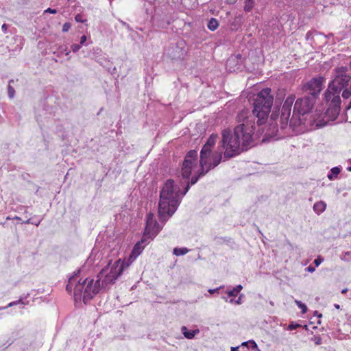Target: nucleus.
<instances>
[{
	"mask_svg": "<svg viewBox=\"0 0 351 351\" xmlns=\"http://www.w3.org/2000/svg\"><path fill=\"white\" fill-rule=\"evenodd\" d=\"M183 188L180 186L177 190L175 182L168 179L160 191L158 203V218L165 224L176 211L181 202Z\"/></svg>",
	"mask_w": 351,
	"mask_h": 351,
	"instance_id": "39448f33",
	"label": "nucleus"
},
{
	"mask_svg": "<svg viewBox=\"0 0 351 351\" xmlns=\"http://www.w3.org/2000/svg\"><path fill=\"white\" fill-rule=\"evenodd\" d=\"M221 298L224 300L226 302H228V298L226 296H221Z\"/></svg>",
	"mask_w": 351,
	"mask_h": 351,
	"instance_id": "13d9d810",
	"label": "nucleus"
},
{
	"mask_svg": "<svg viewBox=\"0 0 351 351\" xmlns=\"http://www.w3.org/2000/svg\"><path fill=\"white\" fill-rule=\"evenodd\" d=\"M306 270L308 272L313 273V271H315V268L312 265H309L306 268Z\"/></svg>",
	"mask_w": 351,
	"mask_h": 351,
	"instance_id": "49530a36",
	"label": "nucleus"
},
{
	"mask_svg": "<svg viewBox=\"0 0 351 351\" xmlns=\"http://www.w3.org/2000/svg\"><path fill=\"white\" fill-rule=\"evenodd\" d=\"M81 271L78 269L73 273V275L69 279L68 283L66 286V290L69 293H71L72 291H74V287L77 282V278L80 275Z\"/></svg>",
	"mask_w": 351,
	"mask_h": 351,
	"instance_id": "4468645a",
	"label": "nucleus"
},
{
	"mask_svg": "<svg viewBox=\"0 0 351 351\" xmlns=\"http://www.w3.org/2000/svg\"><path fill=\"white\" fill-rule=\"evenodd\" d=\"M244 297L243 294H240L239 298L235 300V304L240 305L243 303V298Z\"/></svg>",
	"mask_w": 351,
	"mask_h": 351,
	"instance_id": "a19ab883",
	"label": "nucleus"
},
{
	"mask_svg": "<svg viewBox=\"0 0 351 351\" xmlns=\"http://www.w3.org/2000/svg\"><path fill=\"white\" fill-rule=\"evenodd\" d=\"M217 137V134H212L204 145L212 149V147L215 145Z\"/></svg>",
	"mask_w": 351,
	"mask_h": 351,
	"instance_id": "5701e85b",
	"label": "nucleus"
},
{
	"mask_svg": "<svg viewBox=\"0 0 351 351\" xmlns=\"http://www.w3.org/2000/svg\"><path fill=\"white\" fill-rule=\"evenodd\" d=\"M64 51H65L64 53L66 56H68L70 53V51L68 50L66 48L64 49Z\"/></svg>",
	"mask_w": 351,
	"mask_h": 351,
	"instance_id": "5fc2aeb1",
	"label": "nucleus"
},
{
	"mask_svg": "<svg viewBox=\"0 0 351 351\" xmlns=\"http://www.w3.org/2000/svg\"><path fill=\"white\" fill-rule=\"evenodd\" d=\"M12 219L16 220L19 222H23L21 218L18 216H15Z\"/></svg>",
	"mask_w": 351,
	"mask_h": 351,
	"instance_id": "8fccbe9b",
	"label": "nucleus"
},
{
	"mask_svg": "<svg viewBox=\"0 0 351 351\" xmlns=\"http://www.w3.org/2000/svg\"><path fill=\"white\" fill-rule=\"evenodd\" d=\"M348 70H349V69H350V70H351V60L350 61V62H349V64H348Z\"/></svg>",
	"mask_w": 351,
	"mask_h": 351,
	"instance_id": "bf43d9fd",
	"label": "nucleus"
},
{
	"mask_svg": "<svg viewBox=\"0 0 351 351\" xmlns=\"http://www.w3.org/2000/svg\"><path fill=\"white\" fill-rule=\"evenodd\" d=\"M13 82H14V80H10V81H9V83H8V97H9L10 99L14 98V95H15V90H14V88L11 86V83H13Z\"/></svg>",
	"mask_w": 351,
	"mask_h": 351,
	"instance_id": "c756f323",
	"label": "nucleus"
},
{
	"mask_svg": "<svg viewBox=\"0 0 351 351\" xmlns=\"http://www.w3.org/2000/svg\"><path fill=\"white\" fill-rule=\"evenodd\" d=\"M165 54L172 60H183L186 54L184 41L181 40L171 44L165 49Z\"/></svg>",
	"mask_w": 351,
	"mask_h": 351,
	"instance_id": "1a4fd4ad",
	"label": "nucleus"
},
{
	"mask_svg": "<svg viewBox=\"0 0 351 351\" xmlns=\"http://www.w3.org/2000/svg\"><path fill=\"white\" fill-rule=\"evenodd\" d=\"M222 155L221 154L215 155L213 156V161L210 163H208L209 166L211 169L216 167L221 161Z\"/></svg>",
	"mask_w": 351,
	"mask_h": 351,
	"instance_id": "b1692460",
	"label": "nucleus"
},
{
	"mask_svg": "<svg viewBox=\"0 0 351 351\" xmlns=\"http://www.w3.org/2000/svg\"><path fill=\"white\" fill-rule=\"evenodd\" d=\"M239 346L231 347V351H239Z\"/></svg>",
	"mask_w": 351,
	"mask_h": 351,
	"instance_id": "3c124183",
	"label": "nucleus"
},
{
	"mask_svg": "<svg viewBox=\"0 0 351 351\" xmlns=\"http://www.w3.org/2000/svg\"><path fill=\"white\" fill-rule=\"evenodd\" d=\"M86 36L85 35H83L81 36L80 38V45L82 46L83 45H84L86 42Z\"/></svg>",
	"mask_w": 351,
	"mask_h": 351,
	"instance_id": "c03bdc74",
	"label": "nucleus"
},
{
	"mask_svg": "<svg viewBox=\"0 0 351 351\" xmlns=\"http://www.w3.org/2000/svg\"><path fill=\"white\" fill-rule=\"evenodd\" d=\"M341 171V167L340 166L334 167L328 171L327 178L331 181L335 180L338 177Z\"/></svg>",
	"mask_w": 351,
	"mask_h": 351,
	"instance_id": "aec40b11",
	"label": "nucleus"
},
{
	"mask_svg": "<svg viewBox=\"0 0 351 351\" xmlns=\"http://www.w3.org/2000/svg\"><path fill=\"white\" fill-rule=\"evenodd\" d=\"M313 38V32L311 31L307 32L306 34V39L309 40Z\"/></svg>",
	"mask_w": 351,
	"mask_h": 351,
	"instance_id": "a18cd8bd",
	"label": "nucleus"
},
{
	"mask_svg": "<svg viewBox=\"0 0 351 351\" xmlns=\"http://www.w3.org/2000/svg\"><path fill=\"white\" fill-rule=\"evenodd\" d=\"M241 346L250 348L253 351H261L254 340H248L241 343Z\"/></svg>",
	"mask_w": 351,
	"mask_h": 351,
	"instance_id": "412c9836",
	"label": "nucleus"
},
{
	"mask_svg": "<svg viewBox=\"0 0 351 351\" xmlns=\"http://www.w3.org/2000/svg\"><path fill=\"white\" fill-rule=\"evenodd\" d=\"M40 221H41L40 220H39L38 221H35L32 220V219H28L25 221L21 222V223H25V224L31 223V224H34V225H35L36 226H38L40 223Z\"/></svg>",
	"mask_w": 351,
	"mask_h": 351,
	"instance_id": "72a5a7b5",
	"label": "nucleus"
},
{
	"mask_svg": "<svg viewBox=\"0 0 351 351\" xmlns=\"http://www.w3.org/2000/svg\"><path fill=\"white\" fill-rule=\"evenodd\" d=\"M197 160V152L195 149H191L187 152L182 162L180 174L179 178V185L182 187L190 178L192 171L196 165Z\"/></svg>",
	"mask_w": 351,
	"mask_h": 351,
	"instance_id": "423d86ee",
	"label": "nucleus"
},
{
	"mask_svg": "<svg viewBox=\"0 0 351 351\" xmlns=\"http://www.w3.org/2000/svg\"><path fill=\"white\" fill-rule=\"evenodd\" d=\"M219 21L216 19L211 18L208 21L207 27L210 31H215L217 29V27H219Z\"/></svg>",
	"mask_w": 351,
	"mask_h": 351,
	"instance_id": "4be33fe9",
	"label": "nucleus"
},
{
	"mask_svg": "<svg viewBox=\"0 0 351 351\" xmlns=\"http://www.w3.org/2000/svg\"><path fill=\"white\" fill-rule=\"evenodd\" d=\"M243 289L241 285H237L234 287L228 288L226 291L228 297H236Z\"/></svg>",
	"mask_w": 351,
	"mask_h": 351,
	"instance_id": "a211bd4d",
	"label": "nucleus"
},
{
	"mask_svg": "<svg viewBox=\"0 0 351 351\" xmlns=\"http://www.w3.org/2000/svg\"><path fill=\"white\" fill-rule=\"evenodd\" d=\"M189 251V250L186 247H176L173 248V255H176L177 256H183V255H185L186 253H188Z\"/></svg>",
	"mask_w": 351,
	"mask_h": 351,
	"instance_id": "393cba45",
	"label": "nucleus"
},
{
	"mask_svg": "<svg viewBox=\"0 0 351 351\" xmlns=\"http://www.w3.org/2000/svg\"><path fill=\"white\" fill-rule=\"evenodd\" d=\"M223 286H220L219 287H217L216 289H208V292L210 293V294H214L215 293H219V291L221 289H223Z\"/></svg>",
	"mask_w": 351,
	"mask_h": 351,
	"instance_id": "ea45409f",
	"label": "nucleus"
},
{
	"mask_svg": "<svg viewBox=\"0 0 351 351\" xmlns=\"http://www.w3.org/2000/svg\"><path fill=\"white\" fill-rule=\"evenodd\" d=\"M181 331L184 337L188 339H193L199 332L198 329L189 330L186 326H182Z\"/></svg>",
	"mask_w": 351,
	"mask_h": 351,
	"instance_id": "2eb2a0df",
	"label": "nucleus"
},
{
	"mask_svg": "<svg viewBox=\"0 0 351 351\" xmlns=\"http://www.w3.org/2000/svg\"><path fill=\"white\" fill-rule=\"evenodd\" d=\"M334 307L336 308V309H339L340 308V305L338 304H334Z\"/></svg>",
	"mask_w": 351,
	"mask_h": 351,
	"instance_id": "4d7b16f0",
	"label": "nucleus"
},
{
	"mask_svg": "<svg viewBox=\"0 0 351 351\" xmlns=\"http://www.w3.org/2000/svg\"><path fill=\"white\" fill-rule=\"evenodd\" d=\"M241 59H242V55L240 53L237 54L235 56H232L230 58H228V60H227V66H231L232 64L233 63V62H240L241 64L242 63Z\"/></svg>",
	"mask_w": 351,
	"mask_h": 351,
	"instance_id": "bb28decb",
	"label": "nucleus"
},
{
	"mask_svg": "<svg viewBox=\"0 0 351 351\" xmlns=\"http://www.w3.org/2000/svg\"><path fill=\"white\" fill-rule=\"evenodd\" d=\"M294 95H289L285 100L282 106L275 105L271 110L274 97L271 94V89H263L256 96L254 101L252 113L257 118L258 130L256 131L254 121H246L235 127L233 134L230 130L222 132V146L226 149L224 157L227 159L233 158L252 147L254 141L259 138L264 132L262 125L268 119L269 114L271 115L269 124L267 127L263 141L270 139L278 140L285 136V130L288 128H294L297 125H291V114L292 106L295 101Z\"/></svg>",
	"mask_w": 351,
	"mask_h": 351,
	"instance_id": "f257e3e1",
	"label": "nucleus"
},
{
	"mask_svg": "<svg viewBox=\"0 0 351 351\" xmlns=\"http://www.w3.org/2000/svg\"><path fill=\"white\" fill-rule=\"evenodd\" d=\"M241 64L240 62H233L231 66H229L230 67V69H232L234 71L236 70L240 69Z\"/></svg>",
	"mask_w": 351,
	"mask_h": 351,
	"instance_id": "f704fd0d",
	"label": "nucleus"
},
{
	"mask_svg": "<svg viewBox=\"0 0 351 351\" xmlns=\"http://www.w3.org/2000/svg\"><path fill=\"white\" fill-rule=\"evenodd\" d=\"M199 171L194 176L188 178L187 182H186V184L182 186V195H185L191 186L195 184L202 177L204 176L212 169L208 165V162L199 161Z\"/></svg>",
	"mask_w": 351,
	"mask_h": 351,
	"instance_id": "9b49d317",
	"label": "nucleus"
},
{
	"mask_svg": "<svg viewBox=\"0 0 351 351\" xmlns=\"http://www.w3.org/2000/svg\"><path fill=\"white\" fill-rule=\"evenodd\" d=\"M350 86L351 87V80H350Z\"/></svg>",
	"mask_w": 351,
	"mask_h": 351,
	"instance_id": "e2e57ef3",
	"label": "nucleus"
},
{
	"mask_svg": "<svg viewBox=\"0 0 351 351\" xmlns=\"http://www.w3.org/2000/svg\"><path fill=\"white\" fill-rule=\"evenodd\" d=\"M152 21L155 26L165 29L167 28L171 23L170 16L162 9H157L152 16Z\"/></svg>",
	"mask_w": 351,
	"mask_h": 351,
	"instance_id": "f8f14e48",
	"label": "nucleus"
},
{
	"mask_svg": "<svg viewBox=\"0 0 351 351\" xmlns=\"http://www.w3.org/2000/svg\"><path fill=\"white\" fill-rule=\"evenodd\" d=\"M326 78L322 75L312 77L302 85V90L310 97L317 100L324 88Z\"/></svg>",
	"mask_w": 351,
	"mask_h": 351,
	"instance_id": "6e6552de",
	"label": "nucleus"
},
{
	"mask_svg": "<svg viewBox=\"0 0 351 351\" xmlns=\"http://www.w3.org/2000/svg\"><path fill=\"white\" fill-rule=\"evenodd\" d=\"M121 259L117 260L112 266L109 263L97 275V279L94 282L93 279L86 278L83 282L77 281L74 287V295L81 298L84 301L90 300L101 288H104L108 285L113 284L119 277L124 269L129 266L120 263Z\"/></svg>",
	"mask_w": 351,
	"mask_h": 351,
	"instance_id": "f03ea898",
	"label": "nucleus"
},
{
	"mask_svg": "<svg viewBox=\"0 0 351 351\" xmlns=\"http://www.w3.org/2000/svg\"><path fill=\"white\" fill-rule=\"evenodd\" d=\"M119 21L122 24V25L125 27L129 31H132V30L128 23H127L126 22H125V21H123L122 20H119Z\"/></svg>",
	"mask_w": 351,
	"mask_h": 351,
	"instance_id": "37998d69",
	"label": "nucleus"
},
{
	"mask_svg": "<svg viewBox=\"0 0 351 351\" xmlns=\"http://www.w3.org/2000/svg\"><path fill=\"white\" fill-rule=\"evenodd\" d=\"M351 109V101L349 102V104L345 107V117H342V120L341 121V122H343V121H345L346 122L348 121V117H347V114H346V112L347 111H348L349 110Z\"/></svg>",
	"mask_w": 351,
	"mask_h": 351,
	"instance_id": "2f4dec72",
	"label": "nucleus"
},
{
	"mask_svg": "<svg viewBox=\"0 0 351 351\" xmlns=\"http://www.w3.org/2000/svg\"><path fill=\"white\" fill-rule=\"evenodd\" d=\"M348 288L343 289L341 291L342 294H346L348 292Z\"/></svg>",
	"mask_w": 351,
	"mask_h": 351,
	"instance_id": "603ef678",
	"label": "nucleus"
},
{
	"mask_svg": "<svg viewBox=\"0 0 351 351\" xmlns=\"http://www.w3.org/2000/svg\"><path fill=\"white\" fill-rule=\"evenodd\" d=\"M316 101L308 95L298 98L294 104L290 121L291 125H304L306 128L315 130L328 125L331 120L326 117V114L324 117H321L317 113L313 112V110Z\"/></svg>",
	"mask_w": 351,
	"mask_h": 351,
	"instance_id": "20e7f679",
	"label": "nucleus"
},
{
	"mask_svg": "<svg viewBox=\"0 0 351 351\" xmlns=\"http://www.w3.org/2000/svg\"><path fill=\"white\" fill-rule=\"evenodd\" d=\"M230 3H234L235 0H228Z\"/></svg>",
	"mask_w": 351,
	"mask_h": 351,
	"instance_id": "052dcab7",
	"label": "nucleus"
},
{
	"mask_svg": "<svg viewBox=\"0 0 351 351\" xmlns=\"http://www.w3.org/2000/svg\"><path fill=\"white\" fill-rule=\"evenodd\" d=\"M29 297V293H27V294H23L18 300H16V301H13V302H10L8 306H4V307H1L0 308V309H5L8 307H12L13 306H15V305H18L19 304H28V302H25L24 300H26L27 298H28Z\"/></svg>",
	"mask_w": 351,
	"mask_h": 351,
	"instance_id": "dca6fc26",
	"label": "nucleus"
},
{
	"mask_svg": "<svg viewBox=\"0 0 351 351\" xmlns=\"http://www.w3.org/2000/svg\"><path fill=\"white\" fill-rule=\"evenodd\" d=\"M311 340L315 341L316 345H321L322 343V338L319 336H314Z\"/></svg>",
	"mask_w": 351,
	"mask_h": 351,
	"instance_id": "e433bc0d",
	"label": "nucleus"
},
{
	"mask_svg": "<svg viewBox=\"0 0 351 351\" xmlns=\"http://www.w3.org/2000/svg\"><path fill=\"white\" fill-rule=\"evenodd\" d=\"M71 25L70 23H68V22L64 23L62 26V32H67L69 30V29L71 28Z\"/></svg>",
	"mask_w": 351,
	"mask_h": 351,
	"instance_id": "4c0bfd02",
	"label": "nucleus"
},
{
	"mask_svg": "<svg viewBox=\"0 0 351 351\" xmlns=\"http://www.w3.org/2000/svg\"><path fill=\"white\" fill-rule=\"evenodd\" d=\"M255 5L254 0H245L244 1V11L245 12H250L252 10Z\"/></svg>",
	"mask_w": 351,
	"mask_h": 351,
	"instance_id": "a878e982",
	"label": "nucleus"
},
{
	"mask_svg": "<svg viewBox=\"0 0 351 351\" xmlns=\"http://www.w3.org/2000/svg\"><path fill=\"white\" fill-rule=\"evenodd\" d=\"M210 153L211 149L205 145H203L200 151L199 161L208 162V160L210 157Z\"/></svg>",
	"mask_w": 351,
	"mask_h": 351,
	"instance_id": "f3484780",
	"label": "nucleus"
},
{
	"mask_svg": "<svg viewBox=\"0 0 351 351\" xmlns=\"http://www.w3.org/2000/svg\"><path fill=\"white\" fill-rule=\"evenodd\" d=\"M81 47L82 46L80 44H73L71 45V50L73 51V53H76L80 50Z\"/></svg>",
	"mask_w": 351,
	"mask_h": 351,
	"instance_id": "58836bf2",
	"label": "nucleus"
},
{
	"mask_svg": "<svg viewBox=\"0 0 351 351\" xmlns=\"http://www.w3.org/2000/svg\"><path fill=\"white\" fill-rule=\"evenodd\" d=\"M295 303L297 305V306L300 309H301V312L302 314H304L307 312L308 308H307V306L304 303H303L302 302L298 300H295Z\"/></svg>",
	"mask_w": 351,
	"mask_h": 351,
	"instance_id": "cd10ccee",
	"label": "nucleus"
},
{
	"mask_svg": "<svg viewBox=\"0 0 351 351\" xmlns=\"http://www.w3.org/2000/svg\"><path fill=\"white\" fill-rule=\"evenodd\" d=\"M351 75L346 66L335 67L332 70V80L324 92L323 101L326 104V115L331 121H335L341 111V92L349 85Z\"/></svg>",
	"mask_w": 351,
	"mask_h": 351,
	"instance_id": "7ed1b4c3",
	"label": "nucleus"
},
{
	"mask_svg": "<svg viewBox=\"0 0 351 351\" xmlns=\"http://www.w3.org/2000/svg\"><path fill=\"white\" fill-rule=\"evenodd\" d=\"M45 13H50V14H56L58 12L56 9H53L51 8H48L47 10H45Z\"/></svg>",
	"mask_w": 351,
	"mask_h": 351,
	"instance_id": "79ce46f5",
	"label": "nucleus"
},
{
	"mask_svg": "<svg viewBox=\"0 0 351 351\" xmlns=\"http://www.w3.org/2000/svg\"><path fill=\"white\" fill-rule=\"evenodd\" d=\"M6 219H7V220H10V219H12V218H11L10 217H9V216H8V217H7Z\"/></svg>",
	"mask_w": 351,
	"mask_h": 351,
	"instance_id": "680f3d73",
	"label": "nucleus"
},
{
	"mask_svg": "<svg viewBox=\"0 0 351 351\" xmlns=\"http://www.w3.org/2000/svg\"><path fill=\"white\" fill-rule=\"evenodd\" d=\"M235 299L231 298L228 302L231 304H235Z\"/></svg>",
	"mask_w": 351,
	"mask_h": 351,
	"instance_id": "864d4df0",
	"label": "nucleus"
},
{
	"mask_svg": "<svg viewBox=\"0 0 351 351\" xmlns=\"http://www.w3.org/2000/svg\"><path fill=\"white\" fill-rule=\"evenodd\" d=\"M150 242L146 237H142L141 239L138 241L133 247L131 254L129 257V261L125 262H121V263L126 264H130L131 261H134L138 256L141 254V253L143 252L145 247Z\"/></svg>",
	"mask_w": 351,
	"mask_h": 351,
	"instance_id": "ddd939ff",
	"label": "nucleus"
},
{
	"mask_svg": "<svg viewBox=\"0 0 351 351\" xmlns=\"http://www.w3.org/2000/svg\"><path fill=\"white\" fill-rule=\"evenodd\" d=\"M323 261V257L322 256H318L316 258L314 259L313 264L315 265V267H318Z\"/></svg>",
	"mask_w": 351,
	"mask_h": 351,
	"instance_id": "473e14b6",
	"label": "nucleus"
},
{
	"mask_svg": "<svg viewBox=\"0 0 351 351\" xmlns=\"http://www.w3.org/2000/svg\"><path fill=\"white\" fill-rule=\"evenodd\" d=\"M341 96L343 99H347L351 96V87L349 86L344 88L342 90Z\"/></svg>",
	"mask_w": 351,
	"mask_h": 351,
	"instance_id": "c85d7f7f",
	"label": "nucleus"
},
{
	"mask_svg": "<svg viewBox=\"0 0 351 351\" xmlns=\"http://www.w3.org/2000/svg\"><path fill=\"white\" fill-rule=\"evenodd\" d=\"M314 315H316L317 317H319V318L322 317V314L319 313L317 311H314Z\"/></svg>",
	"mask_w": 351,
	"mask_h": 351,
	"instance_id": "09e8293b",
	"label": "nucleus"
},
{
	"mask_svg": "<svg viewBox=\"0 0 351 351\" xmlns=\"http://www.w3.org/2000/svg\"><path fill=\"white\" fill-rule=\"evenodd\" d=\"M349 162L351 164V158L349 160ZM347 170L351 172V166L348 167Z\"/></svg>",
	"mask_w": 351,
	"mask_h": 351,
	"instance_id": "6e6d98bb",
	"label": "nucleus"
},
{
	"mask_svg": "<svg viewBox=\"0 0 351 351\" xmlns=\"http://www.w3.org/2000/svg\"><path fill=\"white\" fill-rule=\"evenodd\" d=\"M313 208L317 215H320L326 210V204L324 201H318L314 204Z\"/></svg>",
	"mask_w": 351,
	"mask_h": 351,
	"instance_id": "6ab92c4d",
	"label": "nucleus"
},
{
	"mask_svg": "<svg viewBox=\"0 0 351 351\" xmlns=\"http://www.w3.org/2000/svg\"><path fill=\"white\" fill-rule=\"evenodd\" d=\"M300 327V324L295 322H291L287 327V330H293Z\"/></svg>",
	"mask_w": 351,
	"mask_h": 351,
	"instance_id": "7c9ffc66",
	"label": "nucleus"
},
{
	"mask_svg": "<svg viewBox=\"0 0 351 351\" xmlns=\"http://www.w3.org/2000/svg\"><path fill=\"white\" fill-rule=\"evenodd\" d=\"M8 25L5 23H3L1 26V29L4 33L7 32Z\"/></svg>",
	"mask_w": 351,
	"mask_h": 351,
	"instance_id": "de8ad7c7",
	"label": "nucleus"
},
{
	"mask_svg": "<svg viewBox=\"0 0 351 351\" xmlns=\"http://www.w3.org/2000/svg\"><path fill=\"white\" fill-rule=\"evenodd\" d=\"M162 227L155 219L154 215L149 213L146 215L145 227L143 237H146L149 241L153 240L159 233Z\"/></svg>",
	"mask_w": 351,
	"mask_h": 351,
	"instance_id": "9d476101",
	"label": "nucleus"
},
{
	"mask_svg": "<svg viewBox=\"0 0 351 351\" xmlns=\"http://www.w3.org/2000/svg\"><path fill=\"white\" fill-rule=\"evenodd\" d=\"M75 21L77 22V23H84L86 21V20H84L82 19V16L80 14H77L75 16Z\"/></svg>",
	"mask_w": 351,
	"mask_h": 351,
	"instance_id": "c9c22d12",
	"label": "nucleus"
},
{
	"mask_svg": "<svg viewBox=\"0 0 351 351\" xmlns=\"http://www.w3.org/2000/svg\"><path fill=\"white\" fill-rule=\"evenodd\" d=\"M56 97L53 95H48L40 99L36 110V119L38 122H42V118H47V116H53L58 109Z\"/></svg>",
	"mask_w": 351,
	"mask_h": 351,
	"instance_id": "0eeeda50",
	"label": "nucleus"
}]
</instances>
